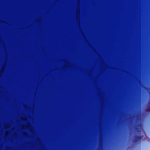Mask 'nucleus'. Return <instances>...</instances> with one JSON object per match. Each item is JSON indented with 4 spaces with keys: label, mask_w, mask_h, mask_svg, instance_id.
Instances as JSON below:
<instances>
[{
    "label": "nucleus",
    "mask_w": 150,
    "mask_h": 150,
    "mask_svg": "<svg viewBox=\"0 0 150 150\" xmlns=\"http://www.w3.org/2000/svg\"><path fill=\"white\" fill-rule=\"evenodd\" d=\"M149 104L150 105V102L149 103Z\"/></svg>",
    "instance_id": "nucleus-2"
},
{
    "label": "nucleus",
    "mask_w": 150,
    "mask_h": 150,
    "mask_svg": "<svg viewBox=\"0 0 150 150\" xmlns=\"http://www.w3.org/2000/svg\"><path fill=\"white\" fill-rule=\"evenodd\" d=\"M142 138V136H136L134 137V139L133 140V142L135 143L140 141Z\"/></svg>",
    "instance_id": "nucleus-1"
}]
</instances>
